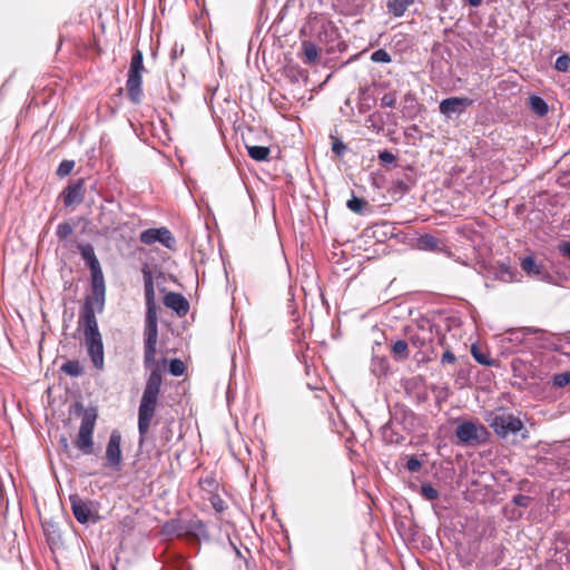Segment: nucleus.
Wrapping results in <instances>:
<instances>
[{"mask_svg": "<svg viewBox=\"0 0 570 570\" xmlns=\"http://www.w3.org/2000/svg\"><path fill=\"white\" fill-rule=\"evenodd\" d=\"M95 309H97L92 299H86L79 323L83 328L85 343L88 355L97 370H102L105 365L104 343L98 328Z\"/></svg>", "mask_w": 570, "mask_h": 570, "instance_id": "f257e3e1", "label": "nucleus"}, {"mask_svg": "<svg viewBox=\"0 0 570 570\" xmlns=\"http://www.w3.org/2000/svg\"><path fill=\"white\" fill-rule=\"evenodd\" d=\"M161 381V372L156 366L151 370L146 382L138 409V432L141 439L148 433L155 415Z\"/></svg>", "mask_w": 570, "mask_h": 570, "instance_id": "f03ea898", "label": "nucleus"}, {"mask_svg": "<svg viewBox=\"0 0 570 570\" xmlns=\"http://www.w3.org/2000/svg\"><path fill=\"white\" fill-rule=\"evenodd\" d=\"M77 248L91 273L92 295L86 299H92L97 311L101 312L105 305L106 285L100 263L91 244H79Z\"/></svg>", "mask_w": 570, "mask_h": 570, "instance_id": "7ed1b4c3", "label": "nucleus"}, {"mask_svg": "<svg viewBox=\"0 0 570 570\" xmlns=\"http://www.w3.org/2000/svg\"><path fill=\"white\" fill-rule=\"evenodd\" d=\"M485 421L501 439H507L509 435H517L519 433L522 440L529 438V432L524 428L523 421L504 409L489 412L485 415Z\"/></svg>", "mask_w": 570, "mask_h": 570, "instance_id": "20e7f679", "label": "nucleus"}, {"mask_svg": "<svg viewBox=\"0 0 570 570\" xmlns=\"http://www.w3.org/2000/svg\"><path fill=\"white\" fill-rule=\"evenodd\" d=\"M145 346H144V365L146 368L155 366L156 345L158 341V317L157 305L155 302L146 303L145 318Z\"/></svg>", "mask_w": 570, "mask_h": 570, "instance_id": "39448f33", "label": "nucleus"}, {"mask_svg": "<svg viewBox=\"0 0 570 570\" xmlns=\"http://www.w3.org/2000/svg\"><path fill=\"white\" fill-rule=\"evenodd\" d=\"M76 411L81 413V423L75 445L83 454L89 455L94 452V430L97 420V410L95 407L83 409L81 404H77Z\"/></svg>", "mask_w": 570, "mask_h": 570, "instance_id": "423d86ee", "label": "nucleus"}, {"mask_svg": "<svg viewBox=\"0 0 570 570\" xmlns=\"http://www.w3.org/2000/svg\"><path fill=\"white\" fill-rule=\"evenodd\" d=\"M144 71L145 67L142 51L140 49H135L131 56L130 66L128 70V78L126 81L128 98L134 104H139L141 100V85Z\"/></svg>", "mask_w": 570, "mask_h": 570, "instance_id": "0eeeda50", "label": "nucleus"}, {"mask_svg": "<svg viewBox=\"0 0 570 570\" xmlns=\"http://www.w3.org/2000/svg\"><path fill=\"white\" fill-rule=\"evenodd\" d=\"M432 325L429 323L416 325L409 332L410 344L417 350V361L429 362L434 355Z\"/></svg>", "mask_w": 570, "mask_h": 570, "instance_id": "6e6552de", "label": "nucleus"}, {"mask_svg": "<svg viewBox=\"0 0 570 570\" xmlns=\"http://www.w3.org/2000/svg\"><path fill=\"white\" fill-rule=\"evenodd\" d=\"M455 436L462 444L475 445L484 443L489 438V432L480 423L463 421L456 426Z\"/></svg>", "mask_w": 570, "mask_h": 570, "instance_id": "1a4fd4ad", "label": "nucleus"}, {"mask_svg": "<svg viewBox=\"0 0 570 570\" xmlns=\"http://www.w3.org/2000/svg\"><path fill=\"white\" fill-rule=\"evenodd\" d=\"M121 434L119 431L114 430L110 433L106 446V463L105 465L112 471L119 472L121 470L122 453H121Z\"/></svg>", "mask_w": 570, "mask_h": 570, "instance_id": "9d476101", "label": "nucleus"}, {"mask_svg": "<svg viewBox=\"0 0 570 570\" xmlns=\"http://www.w3.org/2000/svg\"><path fill=\"white\" fill-rule=\"evenodd\" d=\"M69 502L72 514L79 523L88 524L98 521L99 518L95 515L90 501H83L78 494H71Z\"/></svg>", "mask_w": 570, "mask_h": 570, "instance_id": "9b49d317", "label": "nucleus"}, {"mask_svg": "<svg viewBox=\"0 0 570 570\" xmlns=\"http://www.w3.org/2000/svg\"><path fill=\"white\" fill-rule=\"evenodd\" d=\"M140 242L145 245L160 243L168 249H173L176 244L171 232L166 227L149 228L144 230L140 234Z\"/></svg>", "mask_w": 570, "mask_h": 570, "instance_id": "f8f14e48", "label": "nucleus"}, {"mask_svg": "<svg viewBox=\"0 0 570 570\" xmlns=\"http://www.w3.org/2000/svg\"><path fill=\"white\" fill-rule=\"evenodd\" d=\"M61 196L67 207L81 204L85 197V180L82 178L71 180Z\"/></svg>", "mask_w": 570, "mask_h": 570, "instance_id": "ddd939ff", "label": "nucleus"}, {"mask_svg": "<svg viewBox=\"0 0 570 570\" xmlns=\"http://www.w3.org/2000/svg\"><path fill=\"white\" fill-rule=\"evenodd\" d=\"M473 104V100L466 97H450L443 99L440 102V111L446 117H451L454 114H461L465 111L468 107Z\"/></svg>", "mask_w": 570, "mask_h": 570, "instance_id": "4468645a", "label": "nucleus"}, {"mask_svg": "<svg viewBox=\"0 0 570 570\" xmlns=\"http://www.w3.org/2000/svg\"><path fill=\"white\" fill-rule=\"evenodd\" d=\"M164 304L166 307L175 311L179 316H185L189 311V303L180 293H167L164 297Z\"/></svg>", "mask_w": 570, "mask_h": 570, "instance_id": "2eb2a0df", "label": "nucleus"}, {"mask_svg": "<svg viewBox=\"0 0 570 570\" xmlns=\"http://www.w3.org/2000/svg\"><path fill=\"white\" fill-rule=\"evenodd\" d=\"M520 266L529 276H535L539 279L547 281L550 274L544 269L541 264H538L532 256H527L521 259Z\"/></svg>", "mask_w": 570, "mask_h": 570, "instance_id": "dca6fc26", "label": "nucleus"}, {"mask_svg": "<svg viewBox=\"0 0 570 570\" xmlns=\"http://www.w3.org/2000/svg\"><path fill=\"white\" fill-rule=\"evenodd\" d=\"M415 0H387V11L396 18L402 17L407 8L414 3Z\"/></svg>", "mask_w": 570, "mask_h": 570, "instance_id": "f3484780", "label": "nucleus"}, {"mask_svg": "<svg viewBox=\"0 0 570 570\" xmlns=\"http://www.w3.org/2000/svg\"><path fill=\"white\" fill-rule=\"evenodd\" d=\"M417 247L420 249L431 252H440L442 249L440 240L431 234L420 236L417 238Z\"/></svg>", "mask_w": 570, "mask_h": 570, "instance_id": "a211bd4d", "label": "nucleus"}, {"mask_svg": "<svg viewBox=\"0 0 570 570\" xmlns=\"http://www.w3.org/2000/svg\"><path fill=\"white\" fill-rule=\"evenodd\" d=\"M392 356L397 362H403L409 358V343L404 340H397L391 347Z\"/></svg>", "mask_w": 570, "mask_h": 570, "instance_id": "6ab92c4d", "label": "nucleus"}, {"mask_svg": "<svg viewBox=\"0 0 570 570\" xmlns=\"http://www.w3.org/2000/svg\"><path fill=\"white\" fill-rule=\"evenodd\" d=\"M146 303L155 302V287L151 271L146 266L142 268Z\"/></svg>", "mask_w": 570, "mask_h": 570, "instance_id": "aec40b11", "label": "nucleus"}, {"mask_svg": "<svg viewBox=\"0 0 570 570\" xmlns=\"http://www.w3.org/2000/svg\"><path fill=\"white\" fill-rule=\"evenodd\" d=\"M249 157L256 161H264L268 159L271 150L266 146H246Z\"/></svg>", "mask_w": 570, "mask_h": 570, "instance_id": "412c9836", "label": "nucleus"}, {"mask_svg": "<svg viewBox=\"0 0 570 570\" xmlns=\"http://www.w3.org/2000/svg\"><path fill=\"white\" fill-rule=\"evenodd\" d=\"M529 100L530 107L535 115L543 117L548 114L549 107L543 98L539 96H531Z\"/></svg>", "mask_w": 570, "mask_h": 570, "instance_id": "4be33fe9", "label": "nucleus"}, {"mask_svg": "<svg viewBox=\"0 0 570 570\" xmlns=\"http://www.w3.org/2000/svg\"><path fill=\"white\" fill-rule=\"evenodd\" d=\"M304 51V62L307 65H313L318 59V48L313 42H304L303 43Z\"/></svg>", "mask_w": 570, "mask_h": 570, "instance_id": "5701e85b", "label": "nucleus"}, {"mask_svg": "<svg viewBox=\"0 0 570 570\" xmlns=\"http://www.w3.org/2000/svg\"><path fill=\"white\" fill-rule=\"evenodd\" d=\"M62 372L66 374L78 377L83 374V366L79 361H68L61 366Z\"/></svg>", "mask_w": 570, "mask_h": 570, "instance_id": "b1692460", "label": "nucleus"}, {"mask_svg": "<svg viewBox=\"0 0 570 570\" xmlns=\"http://www.w3.org/2000/svg\"><path fill=\"white\" fill-rule=\"evenodd\" d=\"M514 275L515 271L504 263L500 264L495 272V277L505 283L512 282L514 279Z\"/></svg>", "mask_w": 570, "mask_h": 570, "instance_id": "393cba45", "label": "nucleus"}, {"mask_svg": "<svg viewBox=\"0 0 570 570\" xmlns=\"http://www.w3.org/2000/svg\"><path fill=\"white\" fill-rule=\"evenodd\" d=\"M421 495L429 501H434L439 498V491L429 483H424L420 489Z\"/></svg>", "mask_w": 570, "mask_h": 570, "instance_id": "a878e982", "label": "nucleus"}, {"mask_svg": "<svg viewBox=\"0 0 570 570\" xmlns=\"http://www.w3.org/2000/svg\"><path fill=\"white\" fill-rule=\"evenodd\" d=\"M73 232V227L68 222H62L57 226L56 235L60 239H66Z\"/></svg>", "mask_w": 570, "mask_h": 570, "instance_id": "bb28decb", "label": "nucleus"}, {"mask_svg": "<svg viewBox=\"0 0 570 570\" xmlns=\"http://www.w3.org/2000/svg\"><path fill=\"white\" fill-rule=\"evenodd\" d=\"M169 372L174 376H180L185 372V364L178 358H174L169 363Z\"/></svg>", "mask_w": 570, "mask_h": 570, "instance_id": "cd10ccee", "label": "nucleus"}, {"mask_svg": "<svg viewBox=\"0 0 570 570\" xmlns=\"http://www.w3.org/2000/svg\"><path fill=\"white\" fill-rule=\"evenodd\" d=\"M371 60L374 62L389 63L391 62L392 58L385 49H379L372 53Z\"/></svg>", "mask_w": 570, "mask_h": 570, "instance_id": "c85d7f7f", "label": "nucleus"}, {"mask_svg": "<svg viewBox=\"0 0 570 570\" xmlns=\"http://www.w3.org/2000/svg\"><path fill=\"white\" fill-rule=\"evenodd\" d=\"M73 167H75L73 160H62L60 163V165L58 166L57 175L59 177H65L72 171Z\"/></svg>", "mask_w": 570, "mask_h": 570, "instance_id": "c756f323", "label": "nucleus"}, {"mask_svg": "<svg viewBox=\"0 0 570 570\" xmlns=\"http://www.w3.org/2000/svg\"><path fill=\"white\" fill-rule=\"evenodd\" d=\"M554 68L558 71H568L570 69V57L568 55L559 56L556 60Z\"/></svg>", "mask_w": 570, "mask_h": 570, "instance_id": "7c9ffc66", "label": "nucleus"}, {"mask_svg": "<svg viewBox=\"0 0 570 570\" xmlns=\"http://www.w3.org/2000/svg\"><path fill=\"white\" fill-rule=\"evenodd\" d=\"M366 203L358 197L353 196L351 199L347 200V208L354 213H361L363 210V207Z\"/></svg>", "mask_w": 570, "mask_h": 570, "instance_id": "2f4dec72", "label": "nucleus"}, {"mask_svg": "<svg viewBox=\"0 0 570 570\" xmlns=\"http://www.w3.org/2000/svg\"><path fill=\"white\" fill-rule=\"evenodd\" d=\"M570 383V373L563 372L553 376V384L559 387H563Z\"/></svg>", "mask_w": 570, "mask_h": 570, "instance_id": "473e14b6", "label": "nucleus"}, {"mask_svg": "<svg viewBox=\"0 0 570 570\" xmlns=\"http://www.w3.org/2000/svg\"><path fill=\"white\" fill-rule=\"evenodd\" d=\"M405 466L410 472L414 473L420 471L422 463L416 456L412 455L407 459Z\"/></svg>", "mask_w": 570, "mask_h": 570, "instance_id": "72a5a7b5", "label": "nucleus"}, {"mask_svg": "<svg viewBox=\"0 0 570 570\" xmlns=\"http://www.w3.org/2000/svg\"><path fill=\"white\" fill-rule=\"evenodd\" d=\"M396 104V97L394 94H385L381 98V107L387 108V107H394Z\"/></svg>", "mask_w": 570, "mask_h": 570, "instance_id": "f704fd0d", "label": "nucleus"}, {"mask_svg": "<svg viewBox=\"0 0 570 570\" xmlns=\"http://www.w3.org/2000/svg\"><path fill=\"white\" fill-rule=\"evenodd\" d=\"M379 159L383 164H392L395 161V156L389 150H383L379 153Z\"/></svg>", "mask_w": 570, "mask_h": 570, "instance_id": "c9c22d12", "label": "nucleus"}, {"mask_svg": "<svg viewBox=\"0 0 570 570\" xmlns=\"http://www.w3.org/2000/svg\"><path fill=\"white\" fill-rule=\"evenodd\" d=\"M513 503L518 507L527 508L530 504L531 498L523 494H518L513 498Z\"/></svg>", "mask_w": 570, "mask_h": 570, "instance_id": "e433bc0d", "label": "nucleus"}, {"mask_svg": "<svg viewBox=\"0 0 570 570\" xmlns=\"http://www.w3.org/2000/svg\"><path fill=\"white\" fill-rule=\"evenodd\" d=\"M346 149V145L341 140H335L332 145V151L337 156H342Z\"/></svg>", "mask_w": 570, "mask_h": 570, "instance_id": "4c0bfd02", "label": "nucleus"}, {"mask_svg": "<svg viewBox=\"0 0 570 570\" xmlns=\"http://www.w3.org/2000/svg\"><path fill=\"white\" fill-rule=\"evenodd\" d=\"M455 360V355L450 350H446L441 357L442 364H453Z\"/></svg>", "mask_w": 570, "mask_h": 570, "instance_id": "58836bf2", "label": "nucleus"}, {"mask_svg": "<svg viewBox=\"0 0 570 570\" xmlns=\"http://www.w3.org/2000/svg\"><path fill=\"white\" fill-rule=\"evenodd\" d=\"M558 249L561 255L570 258V242H562L559 244Z\"/></svg>", "mask_w": 570, "mask_h": 570, "instance_id": "ea45409f", "label": "nucleus"}, {"mask_svg": "<svg viewBox=\"0 0 570 570\" xmlns=\"http://www.w3.org/2000/svg\"><path fill=\"white\" fill-rule=\"evenodd\" d=\"M472 355L475 358V361L480 364H489V361L482 355L475 352V347H472Z\"/></svg>", "mask_w": 570, "mask_h": 570, "instance_id": "a19ab883", "label": "nucleus"}, {"mask_svg": "<svg viewBox=\"0 0 570 570\" xmlns=\"http://www.w3.org/2000/svg\"><path fill=\"white\" fill-rule=\"evenodd\" d=\"M539 332H541V330L533 328V327H527V328H523L521 333L524 336V335H529V334H535V333H539Z\"/></svg>", "mask_w": 570, "mask_h": 570, "instance_id": "79ce46f5", "label": "nucleus"}, {"mask_svg": "<svg viewBox=\"0 0 570 570\" xmlns=\"http://www.w3.org/2000/svg\"><path fill=\"white\" fill-rule=\"evenodd\" d=\"M470 6L479 7L482 3V0H466Z\"/></svg>", "mask_w": 570, "mask_h": 570, "instance_id": "37998d69", "label": "nucleus"}, {"mask_svg": "<svg viewBox=\"0 0 570 570\" xmlns=\"http://www.w3.org/2000/svg\"><path fill=\"white\" fill-rule=\"evenodd\" d=\"M61 442H62V445H63L65 448H67V446H68V442H67V439H66V438H62V439H61Z\"/></svg>", "mask_w": 570, "mask_h": 570, "instance_id": "c03bdc74", "label": "nucleus"}, {"mask_svg": "<svg viewBox=\"0 0 570 570\" xmlns=\"http://www.w3.org/2000/svg\"><path fill=\"white\" fill-rule=\"evenodd\" d=\"M177 55H178L177 48H174V50H173V58H177Z\"/></svg>", "mask_w": 570, "mask_h": 570, "instance_id": "a18cd8bd", "label": "nucleus"}, {"mask_svg": "<svg viewBox=\"0 0 570 570\" xmlns=\"http://www.w3.org/2000/svg\"><path fill=\"white\" fill-rule=\"evenodd\" d=\"M213 504H214V507H215V509H216V510H220V509H222V507L219 505V503H215V502H214Z\"/></svg>", "mask_w": 570, "mask_h": 570, "instance_id": "49530a36", "label": "nucleus"}, {"mask_svg": "<svg viewBox=\"0 0 570 570\" xmlns=\"http://www.w3.org/2000/svg\"><path fill=\"white\" fill-rule=\"evenodd\" d=\"M513 334H514V335H518V334H519V332H514ZM517 340H520V338H519V336H515V341H517ZM511 341H514V338H511Z\"/></svg>", "mask_w": 570, "mask_h": 570, "instance_id": "de8ad7c7", "label": "nucleus"}, {"mask_svg": "<svg viewBox=\"0 0 570 570\" xmlns=\"http://www.w3.org/2000/svg\"><path fill=\"white\" fill-rule=\"evenodd\" d=\"M169 527H171V524H170V523H166V525H165L166 531H169V530H168V529H169Z\"/></svg>", "mask_w": 570, "mask_h": 570, "instance_id": "09e8293b", "label": "nucleus"}]
</instances>
